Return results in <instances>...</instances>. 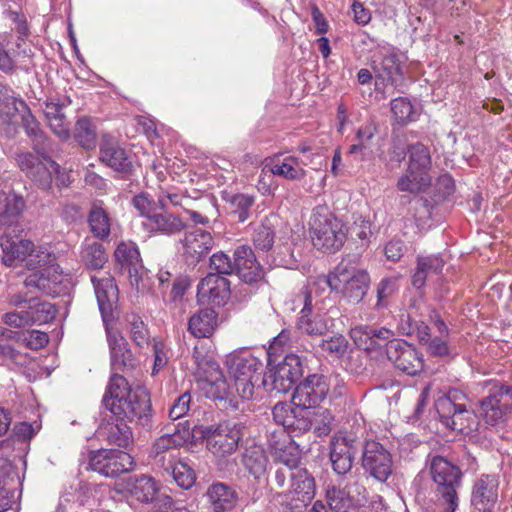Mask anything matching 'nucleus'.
I'll list each match as a JSON object with an SVG mask.
<instances>
[{
  "label": "nucleus",
  "mask_w": 512,
  "mask_h": 512,
  "mask_svg": "<svg viewBox=\"0 0 512 512\" xmlns=\"http://www.w3.org/2000/svg\"><path fill=\"white\" fill-rule=\"evenodd\" d=\"M103 403L118 421L147 427L152 419L150 395L145 388L132 389L120 374H112Z\"/></svg>",
  "instance_id": "f257e3e1"
},
{
  "label": "nucleus",
  "mask_w": 512,
  "mask_h": 512,
  "mask_svg": "<svg viewBox=\"0 0 512 512\" xmlns=\"http://www.w3.org/2000/svg\"><path fill=\"white\" fill-rule=\"evenodd\" d=\"M98 306L105 324L107 343L110 352V365L114 371H126L137 366V359L129 348L128 342L120 331L113 329L109 322L113 318V309L118 300V289L114 279L106 275L91 278Z\"/></svg>",
  "instance_id": "f03ea898"
},
{
  "label": "nucleus",
  "mask_w": 512,
  "mask_h": 512,
  "mask_svg": "<svg viewBox=\"0 0 512 512\" xmlns=\"http://www.w3.org/2000/svg\"><path fill=\"white\" fill-rule=\"evenodd\" d=\"M370 283L369 273L365 269L342 262L328 275L319 276L309 284L316 290L320 287L329 288L349 303L357 304L367 294Z\"/></svg>",
  "instance_id": "7ed1b4c3"
},
{
  "label": "nucleus",
  "mask_w": 512,
  "mask_h": 512,
  "mask_svg": "<svg viewBox=\"0 0 512 512\" xmlns=\"http://www.w3.org/2000/svg\"><path fill=\"white\" fill-rule=\"evenodd\" d=\"M435 484V506L438 512H456L459 507L458 490L462 485L461 469L442 456H434L429 464Z\"/></svg>",
  "instance_id": "20e7f679"
},
{
  "label": "nucleus",
  "mask_w": 512,
  "mask_h": 512,
  "mask_svg": "<svg viewBox=\"0 0 512 512\" xmlns=\"http://www.w3.org/2000/svg\"><path fill=\"white\" fill-rule=\"evenodd\" d=\"M277 487L284 490L278 494L279 502L291 510L306 507L314 498L316 483L313 475L305 468L277 469L274 473Z\"/></svg>",
  "instance_id": "39448f33"
},
{
  "label": "nucleus",
  "mask_w": 512,
  "mask_h": 512,
  "mask_svg": "<svg viewBox=\"0 0 512 512\" xmlns=\"http://www.w3.org/2000/svg\"><path fill=\"white\" fill-rule=\"evenodd\" d=\"M133 206L145 218L144 227L155 234L172 236L182 232L186 224L183 219L165 210L161 196L154 201L146 193L136 195L132 200Z\"/></svg>",
  "instance_id": "423d86ee"
},
{
  "label": "nucleus",
  "mask_w": 512,
  "mask_h": 512,
  "mask_svg": "<svg viewBox=\"0 0 512 512\" xmlns=\"http://www.w3.org/2000/svg\"><path fill=\"white\" fill-rule=\"evenodd\" d=\"M195 364L194 373L199 377L205 394L213 399H224L229 394V385L210 349L204 343H197L192 352Z\"/></svg>",
  "instance_id": "0eeeda50"
},
{
  "label": "nucleus",
  "mask_w": 512,
  "mask_h": 512,
  "mask_svg": "<svg viewBox=\"0 0 512 512\" xmlns=\"http://www.w3.org/2000/svg\"><path fill=\"white\" fill-rule=\"evenodd\" d=\"M310 233L314 247L324 252L339 250L347 237L343 222L332 213L321 209L312 214Z\"/></svg>",
  "instance_id": "6e6552de"
},
{
  "label": "nucleus",
  "mask_w": 512,
  "mask_h": 512,
  "mask_svg": "<svg viewBox=\"0 0 512 512\" xmlns=\"http://www.w3.org/2000/svg\"><path fill=\"white\" fill-rule=\"evenodd\" d=\"M467 396L457 389H450L435 400V409L440 421L449 429L463 432L471 429L474 412L468 408Z\"/></svg>",
  "instance_id": "1a4fd4ad"
},
{
  "label": "nucleus",
  "mask_w": 512,
  "mask_h": 512,
  "mask_svg": "<svg viewBox=\"0 0 512 512\" xmlns=\"http://www.w3.org/2000/svg\"><path fill=\"white\" fill-rule=\"evenodd\" d=\"M226 365L234 378L237 393L243 399L253 397L255 384L260 380L262 363L247 351L234 352L227 356Z\"/></svg>",
  "instance_id": "9d476101"
},
{
  "label": "nucleus",
  "mask_w": 512,
  "mask_h": 512,
  "mask_svg": "<svg viewBox=\"0 0 512 512\" xmlns=\"http://www.w3.org/2000/svg\"><path fill=\"white\" fill-rule=\"evenodd\" d=\"M245 426L234 420H227L204 428L202 436L207 449L217 458H226L236 452Z\"/></svg>",
  "instance_id": "9b49d317"
},
{
  "label": "nucleus",
  "mask_w": 512,
  "mask_h": 512,
  "mask_svg": "<svg viewBox=\"0 0 512 512\" xmlns=\"http://www.w3.org/2000/svg\"><path fill=\"white\" fill-rule=\"evenodd\" d=\"M303 375L300 357L288 354L277 365L270 367L262 379L263 385L270 391L289 392Z\"/></svg>",
  "instance_id": "f8f14e48"
},
{
  "label": "nucleus",
  "mask_w": 512,
  "mask_h": 512,
  "mask_svg": "<svg viewBox=\"0 0 512 512\" xmlns=\"http://www.w3.org/2000/svg\"><path fill=\"white\" fill-rule=\"evenodd\" d=\"M362 446L360 435L354 431H339L330 440V460L339 475L347 474L353 466L355 455Z\"/></svg>",
  "instance_id": "ddd939ff"
},
{
  "label": "nucleus",
  "mask_w": 512,
  "mask_h": 512,
  "mask_svg": "<svg viewBox=\"0 0 512 512\" xmlns=\"http://www.w3.org/2000/svg\"><path fill=\"white\" fill-rule=\"evenodd\" d=\"M361 464L373 478L384 482L392 473V457L379 442L367 440L362 442Z\"/></svg>",
  "instance_id": "4468645a"
},
{
  "label": "nucleus",
  "mask_w": 512,
  "mask_h": 512,
  "mask_svg": "<svg viewBox=\"0 0 512 512\" xmlns=\"http://www.w3.org/2000/svg\"><path fill=\"white\" fill-rule=\"evenodd\" d=\"M132 466V457L124 451L100 449L89 455V467L106 477H116L129 471Z\"/></svg>",
  "instance_id": "2eb2a0df"
},
{
  "label": "nucleus",
  "mask_w": 512,
  "mask_h": 512,
  "mask_svg": "<svg viewBox=\"0 0 512 512\" xmlns=\"http://www.w3.org/2000/svg\"><path fill=\"white\" fill-rule=\"evenodd\" d=\"M317 292L316 288L308 284L293 300L295 307L301 308V316L298 318V329L310 336H322L328 331L326 320L321 315L312 314V293Z\"/></svg>",
  "instance_id": "dca6fc26"
},
{
  "label": "nucleus",
  "mask_w": 512,
  "mask_h": 512,
  "mask_svg": "<svg viewBox=\"0 0 512 512\" xmlns=\"http://www.w3.org/2000/svg\"><path fill=\"white\" fill-rule=\"evenodd\" d=\"M498 497V477L491 474L480 475L471 486V512H495Z\"/></svg>",
  "instance_id": "f3484780"
},
{
  "label": "nucleus",
  "mask_w": 512,
  "mask_h": 512,
  "mask_svg": "<svg viewBox=\"0 0 512 512\" xmlns=\"http://www.w3.org/2000/svg\"><path fill=\"white\" fill-rule=\"evenodd\" d=\"M17 162L20 169L44 190L51 187L54 173H58V164L48 157L39 158L29 152L20 153Z\"/></svg>",
  "instance_id": "a211bd4d"
},
{
  "label": "nucleus",
  "mask_w": 512,
  "mask_h": 512,
  "mask_svg": "<svg viewBox=\"0 0 512 512\" xmlns=\"http://www.w3.org/2000/svg\"><path fill=\"white\" fill-rule=\"evenodd\" d=\"M329 379L324 375H309L296 386L292 396L293 405L313 408L322 402L329 392Z\"/></svg>",
  "instance_id": "6ab92c4d"
},
{
  "label": "nucleus",
  "mask_w": 512,
  "mask_h": 512,
  "mask_svg": "<svg viewBox=\"0 0 512 512\" xmlns=\"http://www.w3.org/2000/svg\"><path fill=\"white\" fill-rule=\"evenodd\" d=\"M386 354L396 368L408 375H415L423 368L422 356L406 341L398 339L388 341Z\"/></svg>",
  "instance_id": "aec40b11"
},
{
  "label": "nucleus",
  "mask_w": 512,
  "mask_h": 512,
  "mask_svg": "<svg viewBox=\"0 0 512 512\" xmlns=\"http://www.w3.org/2000/svg\"><path fill=\"white\" fill-rule=\"evenodd\" d=\"M8 303L14 307L26 308L30 325L49 323L56 314L53 304L31 295L30 292H18L9 295Z\"/></svg>",
  "instance_id": "412c9836"
},
{
  "label": "nucleus",
  "mask_w": 512,
  "mask_h": 512,
  "mask_svg": "<svg viewBox=\"0 0 512 512\" xmlns=\"http://www.w3.org/2000/svg\"><path fill=\"white\" fill-rule=\"evenodd\" d=\"M230 282L225 276L209 273L197 287V297L201 302L223 306L230 299Z\"/></svg>",
  "instance_id": "4be33fe9"
},
{
  "label": "nucleus",
  "mask_w": 512,
  "mask_h": 512,
  "mask_svg": "<svg viewBox=\"0 0 512 512\" xmlns=\"http://www.w3.org/2000/svg\"><path fill=\"white\" fill-rule=\"evenodd\" d=\"M182 243V255L189 264H197L214 246L212 235L202 229H195L185 233Z\"/></svg>",
  "instance_id": "5701e85b"
},
{
  "label": "nucleus",
  "mask_w": 512,
  "mask_h": 512,
  "mask_svg": "<svg viewBox=\"0 0 512 512\" xmlns=\"http://www.w3.org/2000/svg\"><path fill=\"white\" fill-rule=\"evenodd\" d=\"M68 279L69 275L64 273L58 264L52 262L42 271L27 276L24 285L26 288L33 287L47 294H58L59 286Z\"/></svg>",
  "instance_id": "b1692460"
},
{
  "label": "nucleus",
  "mask_w": 512,
  "mask_h": 512,
  "mask_svg": "<svg viewBox=\"0 0 512 512\" xmlns=\"http://www.w3.org/2000/svg\"><path fill=\"white\" fill-rule=\"evenodd\" d=\"M269 448L275 460L284 464L280 469L301 468L299 466L300 456L297 445L285 431H276L271 434L268 440Z\"/></svg>",
  "instance_id": "393cba45"
},
{
  "label": "nucleus",
  "mask_w": 512,
  "mask_h": 512,
  "mask_svg": "<svg viewBox=\"0 0 512 512\" xmlns=\"http://www.w3.org/2000/svg\"><path fill=\"white\" fill-rule=\"evenodd\" d=\"M326 498L331 510L349 512L350 509L362 505L365 489L358 483L349 484L344 489L332 487L327 490Z\"/></svg>",
  "instance_id": "a878e982"
},
{
  "label": "nucleus",
  "mask_w": 512,
  "mask_h": 512,
  "mask_svg": "<svg viewBox=\"0 0 512 512\" xmlns=\"http://www.w3.org/2000/svg\"><path fill=\"white\" fill-rule=\"evenodd\" d=\"M0 246L3 252V262L6 266H17L26 261L33 252V242L21 238L10 231L0 236Z\"/></svg>",
  "instance_id": "bb28decb"
},
{
  "label": "nucleus",
  "mask_w": 512,
  "mask_h": 512,
  "mask_svg": "<svg viewBox=\"0 0 512 512\" xmlns=\"http://www.w3.org/2000/svg\"><path fill=\"white\" fill-rule=\"evenodd\" d=\"M236 269L239 278L248 283L258 282L263 278V269L257 261L250 246L242 245L234 251V270Z\"/></svg>",
  "instance_id": "cd10ccee"
},
{
  "label": "nucleus",
  "mask_w": 512,
  "mask_h": 512,
  "mask_svg": "<svg viewBox=\"0 0 512 512\" xmlns=\"http://www.w3.org/2000/svg\"><path fill=\"white\" fill-rule=\"evenodd\" d=\"M100 160L120 172H129L132 168L130 158L118 141L111 136H103L100 144Z\"/></svg>",
  "instance_id": "c85d7f7f"
},
{
  "label": "nucleus",
  "mask_w": 512,
  "mask_h": 512,
  "mask_svg": "<svg viewBox=\"0 0 512 512\" xmlns=\"http://www.w3.org/2000/svg\"><path fill=\"white\" fill-rule=\"evenodd\" d=\"M205 496L213 512H229L236 507L238 502V494L235 489L222 482L210 485Z\"/></svg>",
  "instance_id": "c756f323"
},
{
  "label": "nucleus",
  "mask_w": 512,
  "mask_h": 512,
  "mask_svg": "<svg viewBox=\"0 0 512 512\" xmlns=\"http://www.w3.org/2000/svg\"><path fill=\"white\" fill-rule=\"evenodd\" d=\"M393 336L386 328H373L369 326H356L350 330V337L354 343L365 351L375 350Z\"/></svg>",
  "instance_id": "7c9ffc66"
},
{
  "label": "nucleus",
  "mask_w": 512,
  "mask_h": 512,
  "mask_svg": "<svg viewBox=\"0 0 512 512\" xmlns=\"http://www.w3.org/2000/svg\"><path fill=\"white\" fill-rule=\"evenodd\" d=\"M218 326V314L212 308H203L194 313L188 322V331L197 338H209Z\"/></svg>",
  "instance_id": "2f4dec72"
},
{
  "label": "nucleus",
  "mask_w": 512,
  "mask_h": 512,
  "mask_svg": "<svg viewBox=\"0 0 512 512\" xmlns=\"http://www.w3.org/2000/svg\"><path fill=\"white\" fill-rule=\"evenodd\" d=\"M24 198L15 191L0 192V225H10L23 212Z\"/></svg>",
  "instance_id": "473e14b6"
},
{
  "label": "nucleus",
  "mask_w": 512,
  "mask_h": 512,
  "mask_svg": "<svg viewBox=\"0 0 512 512\" xmlns=\"http://www.w3.org/2000/svg\"><path fill=\"white\" fill-rule=\"evenodd\" d=\"M270 172L290 181H299L306 175L298 158L288 156L283 159H273L269 166Z\"/></svg>",
  "instance_id": "72a5a7b5"
},
{
  "label": "nucleus",
  "mask_w": 512,
  "mask_h": 512,
  "mask_svg": "<svg viewBox=\"0 0 512 512\" xmlns=\"http://www.w3.org/2000/svg\"><path fill=\"white\" fill-rule=\"evenodd\" d=\"M28 110L24 101L16 98L12 90L0 84V117L5 122H13L19 113Z\"/></svg>",
  "instance_id": "f704fd0d"
},
{
  "label": "nucleus",
  "mask_w": 512,
  "mask_h": 512,
  "mask_svg": "<svg viewBox=\"0 0 512 512\" xmlns=\"http://www.w3.org/2000/svg\"><path fill=\"white\" fill-rule=\"evenodd\" d=\"M431 182L432 178L429 172L408 168L406 173L399 178L397 187L401 191L419 193L428 189Z\"/></svg>",
  "instance_id": "c9c22d12"
},
{
  "label": "nucleus",
  "mask_w": 512,
  "mask_h": 512,
  "mask_svg": "<svg viewBox=\"0 0 512 512\" xmlns=\"http://www.w3.org/2000/svg\"><path fill=\"white\" fill-rule=\"evenodd\" d=\"M159 492L158 483L148 475L136 476L131 480L130 493L142 503H151Z\"/></svg>",
  "instance_id": "e433bc0d"
},
{
  "label": "nucleus",
  "mask_w": 512,
  "mask_h": 512,
  "mask_svg": "<svg viewBox=\"0 0 512 512\" xmlns=\"http://www.w3.org/2000/svg\"><path fill=\"white\" fill-rule=\"evenodd\" d=\"M163 469L173 476L177 485L183 489L191 488L196 480L193 469L184 462L176 461L175 455H169L168 464Z\"/></svg>",
  "instance_id": "4c0bfd02"
},
{
  "label": "nucleus",
  "mask_w": 512,
  "mask_h": 512,
  "mask_svg": "<svg viewBox=\"0 0 512 512\" xmlns=\"http://www.w3.org/2000/svg\"><path fill=\"white\" fill-rule=\"evenodd\" d=\"M183 442L184 439L179 433L165 434L159 437L153 445L156 463L161 467L168 464L169 455H174L171 450H175L177 447L181 446Z\"/></svg>",
  "instance_id": "58836bf2"
},
{
  "label": "nucleus",
  "mask_w": 512,
  "mask_h": 512,
  "mask_svg": "<svg viewBox=\"0 0 512 512\" xmlns=\"http://www.w3.org/2000/svg\"><path fill=\"white\" fill-rule=\"evenodd\" d=\"M88 223L92 234L103 240L108 238L111 229V219L100 205L94 203L89 214Z\"/></svg>",
  "instance_id": "ea45409f"
},
{
  "label": "nucleus",
  "mask_w": 512,
  "mask_h": 512,
  "mask_svg": "<svg viewBox=\"0 0 512 512\" xmlns=\"http://www.w3.org/2000/svg\"><path fill=\"white\" fill-rule=\"evenodd\" d=\"M45 117L52 132L62 140L69 138V125L62 107L56 103H47L44 109Z\"/></svg>",
  "instance_id": "a19ab883"
},
{
  "label": "nucleus",
  "mask_w": 512,
  "mask_h": 512,
  "mask_svg": "<svg viewBox=\"0 0 512 512\" xmlns=\"http://www.w3.org/2000/svg\"><path fill=\"white\" fill-rule=\"evenodd\" d=\"M491 392L480 401V414L484 421L491 425H499L506 421L507 410L495 399Z\"/></svg>",
  "instance_id": "79ce46f5"
},
{
  "label": "nucleus",
  "mask_w": 512,
  "mask_h": 512,
  "mask_svg": "<svg viewBox=\"0 0 512 512\" xmlns=\"http://www.w3.org/2000/svg\"><path fill=\"white\" fill-rule=\"evenodd\" d=\"M243 464L250 474L260 478L266 472L268 458L263 448L254 445L245 450Z\"/></svg>",
  "instance_id": "37998d69"
},
{
  "label": "nucleus",
  "mask_w": 512,
  "mask_h": 512,
  "mask_svg": "<svg viewBox=\"0 0 512 512\" xmlns=\"http://www.w3.org/2000/svg\"><path fill=\"white\" fill-rule=\"evenodd\" d=\"M312 428V422L310 420V409L294 405V412L290 417L289 422L284 429L287 435L293 434L295 436L301 435Z\"/></svg>",
  "instance_id": "c03bdc74"
},
{
  "label": "nucleus",
  "mask_w": 512,
  "mask_h": 512,
  "mask_svg": "<svg viewBox=\"0 0 512 512\" xmlns=\"http://www.w3.org/2000/svg\"><path fill=\"white\" fill-rule=\"evenodd\" d=\"M81 259L88 268L101 269L107 262V254L102 244L85 241L81 250Z\"/></svg>",
  "instance_id": "a18cd8bd"
},
{
  "label": "nucleus",
  "mask_w": 512,
  "mask_h": 512,
  "mask_svg": "<svg viewBox=\"0 0 512 512\" xmlns=\"http://www.w3.org/2000/svg\"><path fill=\"white\" fill-rule=\"evenodd\" d=\"M115 259L121 264L122 267H125L129 270V273L132 274L134 271L136 274L138 273V268L140 265V253L137 247L132 243H120L115 250Z\"/></svg>",
  "instance_id": "49530a36"
},
{
  "label": "nucleus",
  "mask_w": 512,
  "mask_h": 512,
  "mask_svg": "<svg viewBox=\"0 0 512 512\" xmlns=\"http://www.w3.org/2000/svg\"><path fill=\"white\" fill-rule=\"evenodd\" d=\"M275 239L274 227L268 218L254 229L252 236L255 247L262 251H268L272 248Z\"/></svg>",
  "instance_id": "de8ad7c7"
},
{
  "label": "nucleus",
  "mask_w": 512,
  "mask_h": 512,
  "mask_svg": "<svg viewBox=\"0 0 512 512\" xmlns=\"http://www.w3.org/2000/svg\"><path fill=\"white\" fill-rule=\"evenodd\" d=\"M408 153V168L411 170L416 169L429 172L431 167V156L428 148L425 145L421 143L411 145L408 149Z\"/></svg>",
  "instance_id": "09e8293b"
},
{
  "label": "nucleus",
  "mask_w": 512,
  "mask_h": 512,
  "mask_svg": "<svg viewBox=\"0 0 512 512\" xmlns=\"http://www.w3.org/2000/svg\"><path fill=\"white\" fill-rule=\"evenodd\" d=\"M391 112L399 124H407L417 118V113L411 101L404 97H398L391 101Z\"/></svg>",
  "instance_id": "8fccbe9b"
},
{
  "label": "nucleus",
  "mask_w": 512,
  "mask_h": 512,
  "mask_svg": "<svg viewBox=\"0 0 512 512\" xmlns=\"http://www.w3.org/2000/svg\"><path fill=\"white\" fill-rule=\"evenodd\" d=\"M254 197L247 194H235L229 199L231 214L239 222H244L250 217V211L254 205Z\"/></svg>",
  "instance_id": "3c124183"
},
{
  "label": "nucleus",
  "mask_w": 512,
  "mask_h": 512,
  "mask_svg": "<svg viewBox=\"0 0 512 512\" xmlns=\"http://www.w3.org/2000/svg\"><path fill=\"white\" fill-rule=\"evenodd\" d=\"M129 333L132 341L139 348H144L149 344V332L146 325L137 315H130L127 318Z\"/></svg>",
  "instance_id": "603ef678"
},
{
  "label": "nucleus",
  "mask_w": 512,
  "mask_h": 512,
  "mask_svg": "<svg viewBox=\"0 0 512 512\" xmlns=\"http://www.w3.org/2000/svg\"><path fill=\"white\" fill-rule=\"evenodd\" d=\"M323 354L334 358H341L348 349V341L343 335H333L327 339H323L319 344Z\"/></svg>",
  "instance_id": "864d4df0"
},
{
  "label": "nucleus",
  "mask_w": 512,
  "mask_h": 512,
  "mask_svg": "<svg viewBox=\"0 0 512 512\" xmlns=\"http://www.w3.org/2000/svg\"><path fill=\"white\" fill-rule=\"evenodd\" d=\"M399 277H387L383 278L377 285V302L375 307L377 309L386 307L388 305V299L393 296L399 289L398 285Z\"/></svg>",
  "instance_id": "5fc2aeb1"
},
{
  "label": "nucleus",
  "mask_w": 512,
  "mask_h": 512,
  "mask_svg": "<svg viewBox=\"0 0 512 512\" xmlns=\"http://www.w3.org/2000/svg\"><path fill=\"white\" fill-rule=\"evenodd\" d=\"M55 255L50 251L47 246L38 245L33 243V252L29 254L26 262V266L29 269H35L38 267L45 268L47 265L55 262Z\"/></svg>",
  "instance_id": "6e6d98bb"
},
{
  "label": "nucleus",
  "mask_w": 512,
  "mask_h": 512,
  "mask_svg": "<svg viewBox=\"0 0 512 512\" xmlns=\"http://www.w3.org/2000/svg\"><path fill=\"white\" fill-rule=\"evenodd\" d=\"M310 420L312 422V427H314L316 433L319 436L327 435L330 433L333 416L327 409L310 408Z\"/></svg>",
  "instance_id": "4d7b16f0"
},
{
  "label": "nucleus",
  "mask_w": 512,
  "mask_h": 512,
  "mask_svg": "<svg viewBox=\"0 0 512 512\" xmlns=\"http://www.w3.org/2000/svg\"><path fill=\"white\" fill-rule=\"evenodd\" d=\"M378 71L383 73V76L396 83L398 77L401 75V67L397 54L388 52L384 54L379 63Z\"/></svg>",
  "instance_id": "13d9d810"
},
{
  "label": "nucleus",
  "mask_w": 512,
  "mask_h": 512,
  "mask_svg": "<svg viewBox=\"0 0 512 512\" xmlns=\"http://www.w3.org/2000/svg\"><path fill=\"white\" fill-rule=\"evenodd\" d=\"M75 138L85 149H91L95 145V132L88 119L77 121L75 129Z\"/></svg>",
  "instance_id": "bf43d9fd"
},
{
  "label": "nucleus",
  "mask_w": 512,
  "mask_h": 512,
  "mask_svg": "<svg viewBox=\"0 0 512 512\" xmlns=\"http://www.w3.org/2000/svg\"><path fill=\"white\" fill-rule=\"evenodd\" d=\"M25 130L27 134L31 137H34V147L37 150L38 153L43 152L46 149L45 145V136L43 132L39 129V125L35 118L28 114L22 116Z\"/></svg>",
  "instance_id": "052dcab7"
},
{
  "label": "nucleus",
  "mask_w": 512,
  "mask_h": 512,
  "mask_svg": "<svg viewBox=\"0 0 512 512\" xmlns=\"http://www.w3.org/2000/svg\"><path fill=\"white\" fill-rule=\"evenodd\" d=\"M210 268L215 271L214 274L225 276L234 271V263L227 254L217 252L210 257Z\"/></svg>",
  "instance_id": "680f3d73"
},
{
  "label": "nucleus",
  "mask_w": 512,
  "mask_h": 512,
  "mask_svg": "<svg viewBox=\"0 0 512 512\" xmlns=\"http://www.w3.org/2000/svg\"><path fill=\"white\" fill-rule=\"evenodd\" d=\"M20 340L25 344L26 347L32 350H38L45 347L49 342V336L47 333L39 330H31L23 332L20 336Z\"/></svg>",
  "instance_id": "e2e57ef3"
},
{
  "label": "nucleus",
  "mask_w": 512,
  "mask_h": 512,
  "mask_svg": "<svg viewBox=\"0 0 512 512\" xmlns=\"http://www.w3.org/2000/svg\"><path fill=\"white\" fill-rule=\"evenodd\" d=\"M131 440L132 431L126 423L123 426L117 425L115 428H112L108 435L109 443L118 447H127Z\"/></svg>",
  "instance_id": "0e129e2a"
},
{
  "label": "nucleus",
  "mask_w": 512,
  "mask_h": 512,
  "mask_svg": "<svg viewBox=\"0 0 512 512\" xmlns=\"http://www.w3.org/2000/svg\"><path fill=\"white\" fill-rule=\"evenodd\" d=\"M495 399L498 401L500 406L502 405L506 410L507 414L512 413V386L509 385H497L490 390Z\"/></svg>",
  "instance_id": "69168bd1"
},
{
  "label": "nucleus",
  "mask_w": 512,
  "mask_h": 512,
  "mask_svg": "<svg viewBox=\"0 0 512 512\" xmlns=\"http://www.w3.org/2000/svg\"><path fill=\"white\" fill-rule=\"evenodd\" d=\"M191 395L188 392L180 395L173 403L169 410V417L172 420H177L187 414L190 408Z\"/></svg>",
  "instance_id": "338daca9"
},
{
  "label": "nucleus",
  "mask_w": 512,
  "mask_h": 512,
  "mask_svg": "<svg viewBox=\"0 0 512 512\" xmlns=\"http://www.w3.org/2000/svg\"><path fill=\"white\" fill-rule=\"evenodd\" d=\"M293 412L294 407L291 404L279 402L274 406L272 410L273 419L275 420L276 423L282 425L284 429L287 423L289 422Z\"/></svg>",
  "instance_id": "774afa93"
}]
</instances>
